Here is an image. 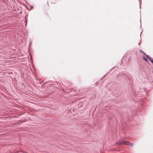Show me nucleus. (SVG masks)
I'll list each match as a JSON object with an SVG mask.
<instances>
[{
    "label": "nucleus",
    "instance_id": "f257e3e1",
    "mask_svg": "<svg viewBox=\"0 0 153 153\" xmlns=\"http://www.w3.org/2000/svg\"><path fill=\"white\" fill-rule=\"evenodd\" d=\"M116 144L118 145H126L128 146H133V144L127 141L119 140L117 142Z\"/></svg>",
    "mask_w": 153,
    "mask_h": 153
},
{
    "label": "nucleus",
    "instance_id": "f03ea898",
    "mask_svg": "<svg viewBox=\"0 0 153 153\" xmlns=\"http://www.w3.org/2000/svg\"><path fill=\"white\" fill-rule=\"evenodd\" d=\"M147 58L153 64V59L149 56H147Z\"/></svg>",
    "mask_w": 153,
    "mask_h": 153
},
{
    "label": "nucleus",
    "instance_id": "7ed1b4c3",
    "mask_svg": "<svg viewBox=\"0 0 153 153\" xmlns=\"http://www.w3.org/2000/svg\"><path fill=\"white\" fill-rule=\"evenodd\" d=\"M140 52L141 53H143V54H144V55H145L146 57H147V56H149L148 55H147L145 53H144L143 51L141 50H140Z\"/></svg>",
    "mask_w": 153,
    "mask_h": 153
},
{
    "label": "nucleus",
    "instance_id": "20e7f679",
    "mask_svg": "<svg viewBox=\"0 0 153 153\" xmlns=\"http://www.w3.org/2000/svg\"><path fill=\"white\" fill-rule=\"evenodd\" d=\"M143 58L145 60V61L147 62H148V60L145 57H144V56H143Z\"/></svg>",
    "mask_w": 153,
    "mask_h": 153
}]
</instances>
